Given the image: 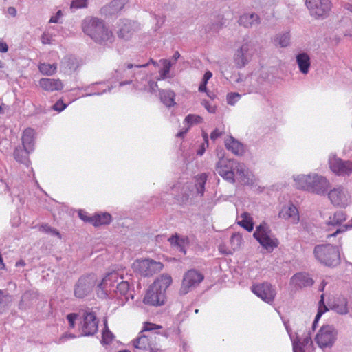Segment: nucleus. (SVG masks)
<instances>
[{"label":"nucleus","instance_id":"f257e3e1","mask_svg":"<svg viewBox=\"0 0 352 352\" xmlns=\"http://www.w3.org/2000/svg\"><path fill=\"white\" fill-rule=\"evenodd\" d=\"M162 329V326L155 323L144 322L142 328L136 338L133 340L132 344L137 352H159L160 348L156 342V331Z\"/></svg>","mask_w":352,"mask_h":352},{"label":"nucleus","instance_id":"f03ea898","mask_svg":"<svg viewBox=\"0 0 352 352\" xmlns=\"http://www.w3.org/2000/svg\"><path fill=\"white\" fill-rule=\"evenodd\" d=\"M82 29L85 34L98 44L107 45L114 41L113 32L101 19L94 17L85 19L82 23Z\"/></svg>","mask_w":352,"mask_h":352},{"label":"nucleus","instance_id":"7ed1b4c3","mask_svg":"<svg viewBox=\"0 0 352 352\" xmlns=\"http://www.w3.org/2000/svg\"><path fill=\"white\" fill-rule=\"evenodd\" d=\"M245 166L235 160L220 157L215 166V172L227 182L234 184L235 176L244 178Z\"/></svg>","mask_w":352,"mask_h":352},{"label":"nucleus","instance_id":"20e7f679","mask_svg":"<svg viewBox=\"0 0 352 352\" xmlns=\"http://www.w3.org/2000/svg\"><path fill=\"white\" fill-rule=\"evenodd\" d=\"M316 258L328 267L337 266L340 262V250L337 246L331 244L318 245L314 248Z\"/></svg>","mask_w":352,"mask_h":352},{"label":"nucleus","instance_id":"39448f33","mask_svg":"<svg viewBox=\"0 0 352 352\" xmlns=\"http://www.w3.org/2000/svg\"><path fill=\"white\" fill-rule=\"evenodd\" d=\"M133 270L144 276H151L162 270L164 265L153 259L137 260L133 264Z\"/></svg>","mask_w":352,"mask_h":352},{"label":"nucleus","instance_id":"423d86ee","mask_svg":"<svg viewBox=\"0 0 352 352\" xmlns=\"http://www.w3.org/2000/svg\"><path fill=\"white\" fill-rule=\"evenodd\" d=\"M253 235L259 243L269 252H272L278 245V239L269 235L266 223H262L258 226Z\"/></svg>","mask_w":352,"mask_h":352},{"label":"nucleus","instance_id":"0eeeda50","mask_svg":"<svg viewBox=\"0 0 352 352\" xmlns=\"http://www.w3.org/2000/svg\"><path fill=\"white\" fill-rule=\"evenodd\" d=\"M338 332L331 325L322 326L316 336V342L320 348L331 347L337 338Z\"/></svg>","mask_w":352,"mask_h":352},{"label":"nucleus","instance_id":"6e6552de","mask_svg":"<svg viewBox=\"0 0 352 352\" xmlns=\"http://www.w3.org/2000/svg\"><path fill=\"white\" fill-rule=\"evenodd\" d=\"M96 284V276L89 274L80 278L74 289L76 297L82 298L85 297Z\"/></svg>","mask_w":352,"mask_h":352},{"label":"nucleus","instance_id":"1a4fd4ad","mask_svg":"<svg viewBox=\"0 0 352 352\" xmlns=\"http://www.w3.org/2000/svg\"><path fill=\"white\" fill-rule=\"evenodd\" d=\"M331 204L338 207H346L351 202V196L342 186H338L328 192Z\"/></svg>","mask_w":352,"mask_h":352},{"label":"nucleus","instance_id":"9d476101","mask_svg":"<svg viewBox=\"0 0 352 352\" xmlns=\"http://www.w3.org/2000/svg\"><path fill=\"white\" fill-rule=\"evenodd\" d=\"M98 320L93 311H86L80 321V331L83 336H91L98 331Z\"/></svg>","mask_w":352,"mask_h":352},{"label":"nucleus","instance_id":"9b49d317","mask_svg":"<svg viewBox=\"0 0 352 352\" xmlns=\"http://www.w3.org/2000/svg\"><path fill=\"white\" fill-rule=\"evenodd\" d=\"M329 167L331 171L338 176L349 175L352 173V161H343L335 155L329 158Z\"/></svg>","mask_w":352,"mask_h":352},{"label":"nucleus","instance_id":"f8f14e48","mask_svg":"<svg viewBox=\"0 0 352 352\" xmlns=\"http://www.w3.org/2000/svg\"><path fill=\"white\" fill-rule=\"evenodd\" d=\"M252 292L267 303H272L276 294L275 289L268 283L254 285Z\"/></svg>","mask_w":352,"mask_h":352},{"label":"nucleus","instance_id":"ddd939ff","mask_svg":"<svg viewBox=\"0 0 352 352\" xmlns=\"http://www.w3.org/2000/svg\"><path fill=\"white\" fill-rule=\"evenodd\" d=\"M120 279H122V277L120 276L118 273L115 272L109 273L103 278L98 287L104 296H113L116 283Z\"/></svg>","mask_w":352,"mask_h":352},{"label":"nucleus","instance_id":"4468645a","mask_svg":"<svg viewBox=\"0 0 352 352\" xmlns=\"http://www.w3.org/2000/svg\"><path fill=\"white\" fill-rule=\"evenodd\" d=\"M306 4L311 15L316 16L327 15L331 8L329 0H306Z\"/></svg>","mask_w":352,"mask_h":352},{"label":"nucleus","instance_id":"2eb2a0df","mask_svg":"<svg viewBox=\"0 0 352 352\" xmlns=\"http://www.w3.org/2000/svg\"><path fill=\"white\" fill-rule=\"evenodd\" d=\"M346 214L342 211L336 212L333 216L329 217L327 226L329 227L328 230L333 231L331 234H327V238L335 236L340 232H343L346 230V227H340V224L346 221Z\"/></svg>","mask_w":352,"mask_h":352},{"label":"nucleus","instance_id":"dca6fc26","mask_svg":"<svg viewBox=\"0 0 352 352\" xmlns=\"http://www.w3.org/2000/svg\"><path fill=\"white\" fill-rule=\"evenodd\" d=\"M204 279V275L195 270H188L184 276L180 292L185 294L188 292L189 289L199 285Z\"/></svg>","mask_w":352,"mask_h":352},{"label":"nucleus","instance_id":"f3484780","mask_svg":"<svg viewBox=\"0 0 352 352\" xmlns=\"http://www.w3.org/2000/svg\"><path fill=\"white\" fill-rule=\"evenodd\" d=\"M166 300V295L163 294V293L151 286L148 287L143 299L144 304L151 306H162L165 304Z\"/></svg>","mask_w":352,"mask_h":352},{"label":"nucleus","instance_id":"a211bd4d","mask_svg":"<svg viewBox=\"0 0 352 352\" xmlns=\"http://www.w3.org/2000/svg\"><path fill=\"white\" fill-rule=\"evenodd\" d=\"M330 186L329 180L322 175L317 174L312 175V181L309 188V192L318 195H324Z\"/></svg>","mask_w":352,"mask_h":352},{"label":"nucleus","instance_id":"6ab92c4d","mask_svg":"<svg viewBox=\"0 0 352 352\" xmlns=\"http://www.w3.org/2000/svg\"><path fill=\"white\" fill-rule=\"evenodd\" d=\"M148 64H149V63L143 64V65H134L131 63H128L125 67H122V68L118 69L116 71V74H117L116 76L118 78H120V79H122V78H124L126 77L127 78L126 80L121 81L120 82V86L129 85L132 82L133 78L135 76V74L133 72L129 71L130 69H131L133 67H137V68L146 67L148 65Z\"/></svg>","mask_w":352,"mask_h":352},{"label":"nucleus","instance_id":"aec40b11","mask_svg":"<svg viewBox=\"0 0 352 352\" xmlns=\"http://www.w3.org/2000/svg\"><path fill=\"white\" fill-rule=\"evenodd\" d=\"M329 308L340 315H345L349 313L348 300L344 296L340 295L330 300Z\"/></svg>","mask_w":352,"mask_h":352},{"label":"nucleus","instance_id":"412c9836","mask_svg":"<svg viewBox=\"0 0 352 352\" xmlns=\"http://www.w3.org/2000/svg\"><path fill=\"white\" fill-rule=\"evenodd\" d=\"M278 215L280 218L293 224H296L300 221L298 210L293 204L283 206Z\"/></svg>","mask_w":352,"mask_h":352},{"label":"nucleus","instance_id":"4be33fe9","mask_svg":"<svg viewBox=\"0 0 352 352\" xmlns=\"http://www.w3.org/2000/svg\"><path fill=\"white\" fill-rule=\"evenodd\" d=\"M38 83L42 89L47 92L61 91L64 87L63 81L59 78H43Z\"/></svg>","mask_w":352,"mask_h":352},{"label":"nucleus","instance_id":"5701e85b","mask_svg":"<svg viewBox=\"0 0 352 352\" xmlns=\"http://www.w3.org/2000/svg\"><path fill=\"white\" fill-rule=\"evenodd\" d=\"M172 283L173 279L170 275L162 274L155 280L151 287L166 295V289Z\"/></svg>","mask_w":352,"mask_h":352},{"label":"nucleus","instance_id":"b1692460","mask_svg":"<svg viewBox=\"0 0 352 352\" xmlns=\"http://www.w3.org/2000/svg\"><path fill=\"white\" fill-rule=\"evenodd\" d=\"M290 282L292 285L298 288L309 287L314 283L313 279L309 277V274L302 272L294 274Z\"/></svg>","mask_w":352,"mask_h":352},{"label":"nucleus","instance_id":"393cba45","mask_svg":"<svg viewBox=\"0 0 352 352\" xmlns=\"http://www.w3.org/2000/svg\"><path fill=\"white\" fill-rule=\"evenodd\" d=\"M225 146L227 150L230 151L233 154L241 155L245 152L244 146L232 136H228L225 139Z\"/></svg>","mask_w":352,"mask_h":352},{"label":"nucleus","instance_id":"a878e982","mask_svg":"<svg viewBox=\"0 0 352 352\" xmlns=\"http://www.w3.org/2000/svg\"><path fill=\"white\" fill-rule=\"evenodd\" d=\"M34 130L31 128H27L23 132L22 144L27 153H30L34 149Z\"/></svg>","mask_w":352,"mask_h":352},{"label":"nucleus","instance_id":"bb28decb","mask_svg":"<svg viewBox=\"0 0 352 352\" xmlns=\"http://www.w3.org/2000/svg\"><path fill=\"white\" fill-rule=\"evenodd\" d=\"M120 28L118 32V36L121 38L128 39L131 38L135 31L134 23L131 21H123L120 23Z\"/></svg>","mask_w":352,"mask_h":352},{"label":"nucleus","instance_id":"cd10ccee","mask_svg":"<svg viewBox=\"0 0 352 352\" xmlns=\"http://www.w3.org/2000/svg\"><path fill=\"white\" fill-rule=\"evenodd\" d=\"M295 186L297 188L309 191L311 182L312 181V175H301L297 176L295 179Z\"/></svg>","mask_w":352,"mask_h":352},{"label":"nucleus","instance_id":"c85d7f7f","mask_svg":"<svg viewBox=\"0 0 352 352\" xmlns=\"http://www.w3.org/2000/svg\"><path fill=\"white\" fill-rule=\"evenodd\" d=\"M296 62L300 71L302 74H307L309 72L311 64L309 55L306 53H300L298 54L296 56Z\"/></svg>","mask_w":352,"mask_h":352},{"label":"nucleus","instance_id":"c756f323","mask_svg":"<svg viewBox=\"0 0 352 352\" xmlns=\"http://www.w3.org/2000/svg\"><path fill=\"white\" fill-rule=\"evenodd\" d=\"M239 23L245 28H250L259 23V17L254 14H245L240 16Z\"/></svg>","mask_w":352,"mask_h":352},{"label":"nucleus","instance_id":"7c9ffc66","mask_svg":"<svg viewBox=\"0 0 352 352\" xmlns=\"http://www.w3.org/2000/svg\"><path fill=\"white\" fill-rule=\"evenodd\" d=\"M111 221V215L109 213L104 212L96 214L92 216L91 224L95 227L108 225Z\"/></svg>","mask_w":352,"mask_h":352},{"label":"nucleus","instance_id":"2f4dec72","mask_svg":"<svg viewBox=\"0 0 352 352\" xmlns=\"http://www.w3.org/2000/svg\"><path fill=\"white\" fill-rule=\"evenodd\" d=\"M241 220L238 221V224L243 228L245 230H246L248 232H251L253 230L254 228V222L253 219L250 214L248 212H243L241 214L239 217Z\"/></svg>","mask_w":352,"mask_h":352},{"label":"nucleus","instance_id":"473e14b6","mask_svg":"<svg viewBox=\"0 0 352 352\" xmlns=\"http://www.w3.org/2000/svg\"><path fill=\"white\" fill-rule=\"evenodd\" d=\"M160 96L161 101L168 107H173L175 104V94L170 90H161L160 91Z\"/></svg>","mask_w":352,"mask_h":352},{"label":"nucleus","instance_id":"72a5a7b5","mask_svg":"<svg viewBox=\"0 0 352 352\" xmlns=\"http://www.w3.org/2000/svg\"><path fill=\"white\" fill-rule=\"evenodd\" d=\"M129 0H113L105 8V11L109 14L118 13L123 9Z\"/></svg>","mask_w":352,"mask_h":352},{"label":"nucleus","instance_id":"f704fd0d","mask_svg":"<svg viewBox=\"0 0 352 352\" xmlns=\"http://www.w3.org/2000/svg\"><path fill=\"white\" fill-rule=\"evenodd\" d=\"M58 65L56 63H39L38 69L45 76H52L57 72Z\"/></svg>","mask_w":352,"mask_h":352},{"label":"nucleus","instance_id":"c9c22d12","mask_svg":"<svg viewBox=\"0 0 352 352\" xmlns=\"http://www.w3.org/2000/svg\"><path fill=\"white\" fill-rule=\"evenodd\" d=\"M249 46L248 44L243 45L242 47L239 50L235 55V63L239 67H243L248 60L245 56V54L248 51Z\"/></svg>","mask_w":352,"mask_h":352},{"label":"nucleus","instance_id":"e433bc0d","mask_svg":"<svg viewBox=\"0 0 352 352\" xmlns=\"http://www.w3.org/2000/svg\"><path fill=\"white\" fill-rule=\"evenodd\" d=\"M208 179V175L206 173H201L195 177V187L197 194L203 196L205 191V184Z\"/></svg>","mask_w":352,"mask_h":352},{"label":"nucleus","instance_id":"4c0bfd02","mask_svg":"<svg viewBox=\"0 0 352 352\" xmlns=\"http://www.w3.org/2000/svg\"><path fill=\"white\" fill-rule=\"evenodd\" d=\"M129 290V284L127 281L124 280L122 279H120L118 282H117L116 285V290L114 292L113 295L115 296H124L126 295Z\"/></svg>","mask_w":352,"mask_h":352},{"label":"nucleus","instance_id":"58836bf2","mask_svg":"<svg viewBox=\"0 0 352 352\" xmlns=\"http://www.w3.org/2000/svg\"><path fill=\"white\" fill-rule=\"evenodd\" d=\"M160 61L163 65V68L159 71V74L160 76V79H165L167 78V76L170 72V69L172 65L170 61L168 59H162Z\"/></svg>","mask_w":352,"mask_h":352},{"label":"nucleus","instance_id":"ea45409f","mask_svg":"<svg viewBox=\"0 0 352 352\" xmlns=\"http://www.w3.org/2000/svg\"><path fill=\"white\" fill-rule=\"evenodd\" d=\"M289 41L290 37L289 33L280 34L274 38L275 43L281 47H287L289 44Z\"/></svg>","mask_w":352,"mask_h":352},{"label":"nucleus","instance_id":"a19ab883","mask_svg":"<svg viewBox=\"0 0 352 352\" xmlns=\"http://www.w3.org/2000/svg\"><path fill=\"white\" fill-rule=\"evenodd\" d=\"M29 153L24 148H16L14 151V157L16 161L23 162L27 158Z\"/></svg>","mask_w":352,"mask_h":352},{"label":"nucleus","instance_id":"79ce46f5","mask_svg":"<svg viewBox=\"0 0 352 352\" xmlns=\"http://www.w3.org/2000/svg\"><path fill=\"white\" fill-rule=\"evenodd\" d=\"M202 122L203 118L201 116L195 114H189L184 119V122L186 123L189 127L194 124H199Z\"/></svg>","mask_w":352,"mask_h":352},{"label":"nucleus","instance_id":"37998d69","mask_svg":"<svg viewBox=\"0 0 352 352\" xmlns=\"http://www.w3.org/2000/svg\"><path fill=\"white\" fill-rule=\"evenodd\" d=\"M212 76V74L210 71H207L203 77L202 82L200 84L199 87V91H206L207 87L206 85L208 83V81L210 80V78Z\"/></svg>","mask_w":352,"mask_h":352},{"label":"nucleus","instance_id":"c03bdc74","mask_svg":"<svg viewBox=\"0 0 352 352\" xmlns=\"http://www.w3.org/2000/svg\"><path fill=\"white\" fill-rule=\"evenodd\" d=\"M113 335L108 329L103 330L102 335V342L103 344H107L110 343L113 340Z\"/></svg>","mask_w":352,"mask_h":352},{"label":"nucleus","instance_id":"a18cd8bd","mask_svg":"<svg viewBox=\"0 0 352 352\" xmlns=\"http://www.w3.org/2000/svg\"><path fill=\"white\" fill-rule=\"evenodd\" d=\"M241 98L240 94L237 93H230L227 96L228 103L233 105L234 104Z\"/></svg>","mask_w":352,"mask_h":352},{"label":"nucleus","instance_id":"49530a36","mask_svg":"<svg viewBox=\"0 0 352 352\" xmlns=\"http://www.w3.org/2000/svg\"><path fill=\"white\" fill-rule=\"evenodd\" d=\"M88 0H73L71 3L72 8H82L87 7Z\"/></svg>","mask_w":352,"mask_h":352},{"label":"nucleus","instance_id":"de8ad7c7","mask_svg":"<svg viewBox=\"0 0 352 352\" xmlns=\"http://www.w3.org/2000/svg\"><path fill=\"white\" fill-rule=\"evenodd\" d=\"M78 315L75 313H71L67 316V320L69 322V326L71 329H73L75 327L76 321L78 319Z\"/></svg>","mask_w":352,"mask_h":352},{"label":"nucleus","instance_id":"09e8293b","mask_svg":"<svg viewBox=\"0 0 352 352\" xmlns=\"http://www.w3.org/2000/svg\"><path fill=\"white\" fill-rule=\"evenodd\" d=\"M320 305H323L324 310H322L320 308L318 309L315 318L314 323L317 322L319 318L321 317V316L324 314V312H325L327 310V307L324 305V294H322L320 296Z\"/></svg>","mask_w":352,"mask_h":352},{"label":"nucleus","instance_id":"8fccbe9b","mask_svg":"<svg viewBox=\"0 0 352 352\" xmlns=\"http://www.w3.org/2000/svg\"><path fill=\"white\" fill-rule=\"evenodd\" d=\"M67 105L63 102L62 100H58L53 106V109L60 112L66 108Z\"/></svg>","mask_w":352,"mask_h":352},{"label":"nucleus","instance_id":"3c124183","mask_svg":"<svg viewBox=\"0 0 352 352\" xmlns=\"http://www.w3.org/2000/svg\"><path fill=\"white\" fill-rule=\"evenodd\" d=\"M78 215H79V217L82 221H84L85 222L90 223L91 224V223H92V216L89 217V216L87 215V214L86 212H82V211L79 212Z\"/></svg>","mask_w":352,"mask_h":352},{"label":"nucleus","instance_id":"603ef678","mask_svg":"<svg viewBox=\"0 0 352 352\" xmlns=\"http://www.w3.org/2000/svg\"><path fill=\"white\" fill-rule=\"evenodd\" d=\"M52 41V36L48 33H43L41 36V41L43 44H50Z\"/></svg>","mask_w":352,"mask_h":352},{"label":"nucleus","instance_id":"864d4df0","mask_svg":"<svg viewBox=\"0 0 352 352\" xmlns=\"http://www.w3.org/2000/svg\"><path fill=\"white\" fill-rule=\"evenodd\" d=\"M303 347L304 346L298 344V342H294L293 344V351L294 352H305Z\"/></svg>","mask_w":352,"mask_h":352},{"label":"nucleus","instance_id":"5fc2aeb1","mask_svg":"<svg viewBox=\"0 0 352 352\" xmlns=\"http://www.w3.org/2000/svg\"><path fill=\"white\" fill-rule=\"evenodd\" d=\"M222 135V133L219 129H214L210 134V138L212 140H215Z\"/></svg>","mask_w":352,"mask_h":352},{"label":"nucleus","instance_id":"6e6d98bb","mask_svg":"<svg viewBox=\"0 0 352 352\" xmlns=\"http://www.w3.org/2000/svg\"><path fill=\"white\" fill-rule=\"evenodd\" d=\"M312 344V340H311V338L309 337V336H307L305 337L304 339H303V341L301 342H299L298 344H300L302 346H305V345L308 344Z\"/></svg>","mask_w":352,"mask_h":352},{"label":"nucleus","instance_id":"4d7b16f0","mask_svg":"<svg viewBox=\"0 0 352 352\" xmlns=\"http://www.w3.org/2000/svg\"><path fill=\"white\" fill-rule=\"evenodd\" d=\"M8 50V45L4 42H0V52H6Z\"/></svg>","mask_w":352,"mask_h":352},{"label":"nucleus","instance_id":"13d9d810","mask_svg":"<svg viewBox=\"0 0 352 352\" xmlns=\"http://www.w3.org/2000/svg\"><path fill=\"white\" fill-rule=\"evenodd\" d=\"M169 241L171 244L177 245H179V239L177 236H173L169 239Z\"/></svg>","mask_w":352,"mask_h":352},{"label":"nucleus","instance_id":"bf43d9fd","mask_svg":"<svg viewBox=\"0 0 352 352\" xmlns=\"http://www.w3.org/2000/svg\"><path fill=\"white\" fill-rule=\"evenodd\" d=\"M8 12L10 15L15 16L16 14V10L14 7H9L8 9Z\"/></svg>","mask_w":352,"mask_h":352},{"label":"nucleus","instance_id":"052dcab7","mask_svg":"<svg viewBox=\"0 0 352 352\" xmlns=\"http://www.w3.org/2000/svg\"><path fill=\"white\" fill-rule=\"evenodd\" d=\"M149 87L151 91H155V89L157 87V84L156 82L154 81H150L149 82Z\"/></svg>","mask_w":352,"mask_h":352},{"label":"nucleus","instance_id":"680f3d73","mask_svg":"<svg viewBox=\"0 0 352 352\" xmlns=\"http://www.w3.org/2000/svg\"><path fill=\"white\" fill-rule=\"evenodd\" d=\"M189 126H188L184 131H180L177 134V137L183 138L184 135L188 132Z\"/></svg>","mask_w":352,"mask_h":352},{"label":"nucleus","instance_id":"e2e57ef3","mask_svg":"<svg viewBox=\"0 0 352 352\" xmlns=\"http://www.w3.org/2000/svg\"><path fill=\"white\" fill-rule=\"evenodd\" d=\"M58 19L59 18L56 15L54 16H52L51 19H50V23H57Z\"/></svg>","mask_w":352,"mask_h":352},{"label":"nucleus","instance_id":"0e129e2a","mask_svg":"<svg viewBox=\"0 0 352 352\" xmlns=\"http://www.w3.org/2000/svg\"><path fill=\"white\" fill-rule=\"evenodd\" d=\"M180 56V54L178 52H175L173 54V58L175 59V60L176 61Z\"/></svg>","mask_w":352,"mask_h":352},{"label":"nucleus","instance_id":"69168bd1","mask_svg":"<svg viewBox=\"0 0 352 352\" xmlns=\"http://www.w3.org/2000/svg\"><path fill=\"white\" fill-rule=\"evenodd\" d=\"M51 232L53 234L58 236L59 238L61 237L60 233L56 230H51Z\"/></svg>","mask_w":352,"mask_h":352},{"label":"nucleus","instance_id":"338daca9","mask_svg":"<svg viewBox=\"0 0 352 352\" xmlns=\"http://www.w3.org/2000/svg\"><path fill=\"white\" fill-rule=\"evenodd\" d=\"M346 9H347L348 10H349L351 12H352V5H351V4H348V5L346 6Z\"/></svg>","mask_w":352,"mask_h":352},{"label":"nucleus","instance_id":"774afa93","mask_svg":"<svg viewBox=\"0 0 352 352\" xmlns=\"http://www.w3.org/2000/svg\"><path fill=\"white\" fill-rule=\"evenodd\" d=\"M150 63H151L154 66H157V63L153 60L152 58L150 59Z\"/></svg>","mask_w":352,"mask_h":352}]
</instances>
